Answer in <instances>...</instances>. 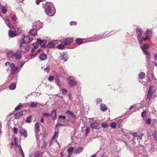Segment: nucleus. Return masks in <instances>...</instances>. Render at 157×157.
<instances>
[{
  "label": "nucleus",
  "instance_id": "obj_1",
  "mask_svg": "<svg viewBox=\"0 0 157 157\" xmlns=\"http://www.w3.org/2000/svg\"><path fill=\"white\" fill-rule=\"evenodd\" d=\"M37 30L33 28L31 29L29 32V35L26 36L23 35L22 36L21 40H20V49H24V50L29 51V46L28 45L33 40L32 36H35L37 34Z\"/></svg>",
  "mask_w": 157,
  "mask_h": 157
},
{
  "label": "nucleus",
  "instance_id": "obj_2",
  "mask_svg": "<svg viewBox=\"0 0 157 157\" xmlns=\"http://www.w3.org/2000/svg\"><path fill=\"white\" fill-rule=\"evenodd\" d=\"M43 7L46 13L49 16H53L55 13V9L52 3H47Z\"/></svg>",
  "mask_w": 157,
  "mask_h": 157
},
{
  "label": "nucleus",
  "instance_id": "obj_3",
  "mask_svg": "<svg viewBox=\"0 0 157 157\" xmlns=\"http://www.w3.org/2000/svg\"><path fill=\"white\" fill-rule=\"evenodd\" d=\"M6 56L10 61H12L14 58L16 59H20V51H17L15 54L12 51L8 50L6 53Z\"/></svg>",
  "mask_w": 157,
  "mask_h": 157
},
{
  "label": "nucleus",
  "instance_id": "obj_4",
  "mask_svg": "<svg viewBox=\"0 0 157 157\" xmlns=\"http://www.w3.org/2000/svg\"><path fill=\"white\" fill-rule=\"evenodd\" d=\"M68 84L71 87H72L77 85L78 82L76 79L73 77L69 76L67 78Z\"/></svg>",
  "mask_w": 157,
  "mask_h": 157
},
{
  "label": "nucleus",
  "instance_id": "obj_5",
  "mask_svg": "<svg viewBox=\"0 0 157 157\" xmlns=\"http://www.w3.org/2000/svg\"><path fill=\"white\" fill-rule=\"evenodd\" d=\"M155 92V90L153 86H151L149 88L147 93V99L150 100L152 98L153 94Z\"/></svg>",
  "mask_w": 157,
  "mask_h": 157
},
{
  "label": "nucleus",
  "instance_id": "obj_6",
  "mask_svg": "<svg viewBox=\"0 0 157 157\" xmlns=\"http://www.w3.org/2000/svg\"><path fill=\"white\" fill-rule=\"evenodd\" d=\"M42 24L39 21L35 22L33 24V27L38 30L42 27Z\"/></svg>",
  "mask_w": 157,
  "mask_h": 157
},
{
  "label": "nucleus",
  "instance_id": "obj_7",
  "mask_svg": "<svg viewBox=\"0 0 157 157\" xmlns=\"http://www.w3.org/2000/svg\"><path fill=\"white\" fill-rule=\"evenodd\" d=\"M73 38H67L62 42V43L64 45H67L72 43L73 42Z\"/></svg>",
  "mask_w": 157,
  "mask_h": 157
},
{
  "label": "nucleus",
  "instance_id": "obj_8",
  "mask_svg": "<svg viewBox=\"0 0 157 157\" xmlns=\"http://www.w3.org/2000/svg\"><path fill=\"white\" fill-rule=\"evenodd\" d=\"M37 42L41 45V47L43 48L46 47V44L47 43V41L45 40H42L39 38L37 39Z\"/></svg>",
  "mask_w": 157,
  "mask_h": 157
},
{
  "label": "nucleus",
  "instance_id": "obj_9",
  "mask_svg": "<svg viewBox=\"0 0 157 157\" xmlns=\"http://www.w3.org/2000/svg\"><path fill=\"white\" fill-rule=\"evenodd\" d=\"M57 43V40H52L48 42L47 45V47L49 48H53L55 46V45Z\"/></svg>",
  "mask_w": 157,
  "mask_h": 157
},
{
  "label": "nucleus",
  "instance_id": "obj_10",
  "mask_svg": "<svg viewBox=\"0 0 157 157\" xmlns=\"http://www.w3.org/2000/svg\"><path fill=\"white\" fill-rule=\"evenodd\" d=\"M60 60H63L64 62L67 61L68 59V56L66 53L63 52L60 55V56L59 57Z\"/></svg>",
  "mask_w": 157,
  "mask_h": 157
},
{
  "label": "nucleus",
  "instance_id": "obj_11",
  "mask_svg": "<svg viewBox=\"0 0 157 157\" xmlns=\"http://www.w3.org/2000/svg\"><path fill=\"white\" fill-rule=\"evenodd\" d=\"M100 124L98 123L97 122L92 123L90 124V126L91 128H94L95 129H98L100 128L99 126Z\"/></svg>",
  "mask_w": 157,
  "mask_h": 157
},
{
  "label": "nucleus",
  "instance_id": "obj_12",
  "mask_svg": "<svg viewBox=\"0 0 157 157\" xmlns=\"http://www.w3.org/2000/svg\"><path fill=\"white\" fill-rule=\"evenodd\" d=\"M18 66H15L12 68H11V73L13 75L19 72Z\"/></svg>",
  "mask_w": 157,
  "mask_h": 157
},
{
  "label": "nucleus",
  "instance_id": "obj_13",
  "mask_svg": "<svg viewBox=\"0 0 157 157\" xmlns=\"http://www.w3.org/2000/svg\"><path fill=\"white\" fill-rule=\"evenodd\" d=\"M50 116L52 117V119L53 120H55L57 118V114L56 111L54 109H53L51 111L50 114Z\"/></svg>",
  "mask_w": 157,
  "mask_h": 157
},
{
  "label": "nucleus",
  "instance_id": "obj_14",
  "mask_svg": "<svg viewBox=\"0 0 157 157\" xmlns=\"http://www.w3.org/2000/svg\"><path fill=\"white\" fill-rule=\"evenodd\" d=\"M140 47L144 53L145 52V51H148L147 49L149 48V45L146 44H144L143 46H141Z\"/></svg>",
  "mask_w": 157,
  "mask_h": 157
},
{
  "label": "nucleus",
  "instance_id": "obj_15",
  "mask_svg": "<svg viewBox=\"0 0 157 157\" xmlns=\"http://www.w3.org/2000/svg\"><path fill=\"white\" fill-rule=\"evenodd\" d=\"M5 22L7 25L11 29L12 28H14L12 24H11L10 22V21L9 19L8 18H6L5 21Z\"/></svg>",
  "mask_w": 157,
  "mask_h": 157
},
{
  "label": "nucleus",
  "instance_id": "obj_16",
  "mask_svg": "<svg viewBox=\"0 0 157 157\" xmlns=\"http://www.w3.org/2000/svg\"><path fill=\"white\" fill-rule=\"evenodd\" d=\"M44 67V71L45 72H48L50 70V66L49 64H47L46 65L44 66V67H41V69H43Z\"/></svg>",
  "mask_w": 157,
  "mask_h": 157
},
{
  "label": "nucleus",
  "instance_id": "obj_17",
  "mask_svg": "<svg viewBox=\"0 0 157 157\" xmlns=\"http://www.w3.org/2000/svg\"><path fill=\"white\" fill-rule=\"evenodd\" d=\"M8 34L9 36L10 37H14L17 35L15 31H11V30L9 31Z\"/></svg>",
  "mask_w": 157,
  "mask_h": 157
},
{
  "label": "nucleus",
  "instance_id": "obj_18",
  "mask_svg": "<svg viewBox=\"0 0 157 157\" xmlns=\"http://www.w3.org/2000/svg\"><path fill=\"white\" fill-rule=\"evenodd\" d=\"M40 59L41 60H44L47 58V56L44 53H42L40 54L39 56Z\"/></svg>",
  "mask_w": 157,
  "mask_h": 157
},
{
  "label": "nucleus",
  "instance_id": "obj_19",
  "mask_svg": "<svg viewBox=\"0 0 157 157\" xmlns=\"http://www.w3.org/2000/svg\"><path fill=\"white\" fill-rule=\"evenodd\" d=\"M20 134L25 137H27V135L26 130L24 129H22L21 128Z\"/></svg>",
  "mask_w": 157,
  "mask_h": 157
},
{
  "label": "nucleus",
  "instance_id": "obj_20",
  "mask_svg": "<svg viewBox=\"0 0 157 157\" xmlns=\"http://www.w3.org/2000/svg\"><path fill=\"white\" fill-rule=\"evenodd\" d=\"M146 34V36H148L149 38H151L152 34V29H147L145 32Z\"/></svg>",
  "mask_w": 157,
  "mask_h": 157
},
{
  "label": "nucleus",
  "instance_id": "obj_21",
  "mask_svg": "<svg viewBox=\"0 0 157 157\" xmlns=\"http://www.w3.org/2000/svg\"><path fill=\"white\" fill-rule=\"evenodd\" d=\"M136 33L137 34V36H142V35L143 30L141 28H138L136 29Z\"/></svg>",
  "mask_w": 157,
  "mask_h": 157
},
{
  "label": "nucleus",
  "instance_id": "obj_22",
  "mask_svg": "<svg viewBox=\"0 0 157 157\" xmlns=\"http://www.w3.org/2000/svg\"><path fill=\"white\" fill-rule=\"evenodd\" d=\"M40 126L39 123L36 122L35 125V128L36 131V134L39 132Z\"/></svg>",
  "mask_w": 157,
  "mask_h": 157
},
{
  "label": "nucleus",
  "instance_id": "obj_23",
  "mask_svg": "<svg viewBox=\"0 0 157 157\" xmlns=\"http://www.w3.org/2000/svg\"><path fill=\"white\" fill-rule=\"evenodd\" d=\"M100 107L101 110L103 112H105L107 109V108L105 105L104 104L101 103L100 105Z\"/></svg>",
  "mask_w": 157,
  "mask_h": 157
},
{
  "label": "nucleus",
  "instance_id": "obj_24",
  "mask_svg": "<svg viewBox=\"0 0 157 157\" xmlns=\"http://www.w3.org/2000/svg\"><path fill=\"white\" fill-rule=\"evenodd\" d=\"M83 148L81 147H79L75 150V153L79 154L83 150Z\"/></svg>",
  "mask_w": 157,
  "mask_h": 157
},
{
  "label": "nucleus",
  "instance_id": "obj_25",
  "mask_svg": "<svg viewBox=\"0 0 157 157\" xmlns=\"http://www.w3.org/2000/svg\"><path fill=\"white\" fill-rule=\"evenodd\" d=\"M39 103H38L35 102H32L30 104L29 107L30 108H36L37 107L38 104Z\"/></svg>",
  "mask_w": 157,
  "mask_h": 157
},
{
  "label": "nucleus",
  "instance_id": "obj_26",
  "mask_svg": "<svg viewBox=\"0 0 157 157\" xmlns=\"http://www.w3.org/2000/svg\"><path fill=\"white\" fill-rule=\"evenodd\" d=\"M66 113L68 114L70 117H72L74 119H75L76 118V117L74 115L73 113L70 111H66Z\"/></svg>",
  "mask_w": 157,
  "mask_h": 157
},
{
  "label": "nucleus",
  "instance_id": "obj_27",
  "mask_svg": "<svg viewBox=\"0 0 157 157\" xmlns=\"http://www.w3.org/2000/svg\"><path fill=\"white\" fill-rule=\"evenodd\" d=\"M75 41L76 44H79V45H80L85 42H84L82 39L81 38H78L76 39Z\"/></svg>",
  "mask_w": 157,
  "mask_h": 157
},
{
  "label": "nucleus",
  "instance_id": "obj_28",
  "mask_svg": "<svg viewBox=\"0 0 157 157\" xmlns=\"http://www.w3.org/2000/svg\"><path fill=\"white\" fill-rule=\"evenodd\" d=\"M16 83L13 82L9 86V88L11 90H13L15 89L16 87Z\"/></svg>",
  "mask_w": 157,
  "mask_h": 157
},
{
  "label": "nucleus",
  "instance_id": "obj_29",
  "mask_svg": "<svg viewBox=\"0 0 157 157\" xmlns=\"http://www.w3.org/2000/svg\"><path fill=\"white\" fill-rule=\"evenodd\" d=\"M14 143L15 145L16 146V147H18V150H20V145H18L17 144V142L18 140H17V138L16 137H14Z\"/></svg>",
  "mask_w": 157,
  "mask_h": 157
},
{
  "label": "nucleus",
  "instance_id": "obj_30",
  "mask_svg": "<svg viewBox=\"0 0 157 157\" xmlns=\"http://www.w3.org/2000/svg\"><path fill=\"white\" fill-rule=\"evenodd\" d=\"M34 157H41L42 156L40 151H36L34 153Z\"/></svg>",
  "mask_w": 157,
  "mask_h": 157
},
{
  "label": "nucleus",
  "instance_id": "obj_31",
  "mask_svg": "<svg viewBox=\"0 0 157 157\" xmlns=\"http://www.w3.org/2000/svg\"><path fill=\"white\" fill-rule=\"evenodd\" d=\"M145 75L144 73L141 72L139 74V78L140 79H144V78Z\"/></svg>",
  "mask_w": 157,
  "mask_h": 157
},
{
  "label": "nucleus",
  "instance_id": "obj_32",
  "mask_svg": "<svg viewBox=\"0 0 157 157\" xmlns=\"http://www.w3.org/2000/svg\"><path fill=\"white\" fill-rule=\"evenodd\" d=\"M147 56L146 58H148V59H151V55L148 51H145V52L144 53Z\"/></svg>",
  "mask_w": 157,
  "mask_h": 157
},
{
  "label": "nucleus",
  "instance_id": "obj_33",
  "mask_svg": "<svg viewBox=\"0 0 157 157\" xmlns=\"http://www.w3.org/2000/svg\"><path fill=\"white\" fill-rule=\"evenodd\" d=\"M1 9L2 13L4 14L6 13L7 11V8L4 6H2Z\"/></svg>",
  "mask_w": 157,
  "mask_h": 157
},
{
  "label": "nucleus",
  "instance_id": "obj_34",
  "mask_svg": "<svg viewBox=\"0 0 157 157\" xmlns=\"http://www.w3.org/2000/svg\"><path fill=\"white\" fill-rule=\"evenodd\" d=\"M101 126L102 128H107L109 126V124L105 122L102 123L101 124Z\"/></svg>",
  "mask_w": 157,
  "mask_h": 157
},
{
  "label": "nucleus",
  "instance_id": "obj_35",
  "mask_svg": "<svg viewBox=\"0 0 157 157\" xmlns=\"http://www.w3.org/2000/svg\"><path fill=\"white\" fill-rule=\"evenodd\" d=\"M32 116H29L26 118L25 121L28 123H30L32 120Z\"/></svg>",
  "mask_w": 157,
  "mask_h": 157
},
{
  "label": "nucleus",
  "instance_id": "obj_36",
  "mask_svg": "<svg viewBox=\"0 0 157 157\" xmlns=\"http://www.w3.org/2000/svg\"><path fill=\"white\" fill-rule=\"evenodd\" d=\"M107 33V32H105L102 35V36H101V38H100L99 39H98V40H91L90 41L92 42V41H96L97 40H99V39H102V38H106V37H107L108 36H106V35H105L104 36H103L105 34H106Z\"/></svg>",
  "mask_w": 157,
  "mask_h": 157
},
{
  "label": "nucleus",
  "instance_id": "obj_37",
  "mask_svg": "<svg viewBox=\"0 0 157 157\" xmlns=\"http://www.w3.org/2000/svg\"><path fill=\"white\" fill-rule=\"evenodd\" d=\"M74 150V147H71L69 148L67 150L68 154H72L73 152V150Z\"/></svg>",
  "mask_w": 157,
  "mask_h": 157
},
{
  "label": "nucleus",
  "instance_id": "obj_38",
  "mask_svg": "<svg viewBox=\"0 0 157 157\" xmlns=\"http://www.w3.org/2000/svg\"><path fill=\"white\" fill-rule=\"evenodd\" d=\"M117 125V124L114 122H113L110 124V126L112 128H115Z\"/></svg>",
  "mask_w": 157,
  "mask_h": 157
},
{
  "label": "nucleus",
  "instance_id": "obj_39",
  "mask_svg": "<svg viewBox=\"0 0 157 157\" xmlns=\"http://www.w3.org/2000/svg\"><path fill=\"white\" fill-rule=\"evenodd\" d=\"M151 119L150 118H148L145 121V123L148 125H150L151 124Z\"/></svg>",
  "mask_w": 157,
  "mask_h": 157
},
{
  "label": "nucleus",
  "instance_id": "obj_40",
  "mask_svg": "<svg viewBox=\"0 0 157 157\" xmlns=\"http://www.w3.org/2000/svg\"><path fill=\"white\" fill-rule=\"evenodd\" d=\"M43 117H48L50 116V114L48 113H42Z\"/></svg>",
  "mask_w": 157,
  "mask_h": 157
},
{
  "label": "nucleus",
  "instance_id": "obj_41",
  "mask_svg": "<svg viewBox=\"0 0 157 157\" xmlns=\"http://www.w3.org/2000/svg\"><path fill=\"white\" fill-rule=\"evenodd\" d=\"M137 37L140 44H141L143 43V41L142 36H137Z\"/></svg>",
  "mask_w": 157,
  "mask_h": 157
},
{
  "label": "nucleus",
  "instance_id": "obj_42",
  "mask_svg": "<svg viewBox=\"0 0 157 157\" xmlns=\"http://www.w3.org/2000/svg\"><path fill=\"white\" fill-rule=\"evenodd\" d=\"M152 135L154 139L157 142V134L156 133V132H153L152 133Z\"/></svg>",
  "mask_w": 157,
  "mask_h": 157
},
{
  "label": "nucleus",
  "instance_id": "obj_43",
  "mask_svg": "<svg viewBox=\"0 0 157 157\" xmlns=\"http://www.w3.org/2000/svg\"><path fill=\"white\" fill-rule=\"evenodd\" d=\"M64 45L63 44H59L57 46V48L59 49H63L65 48Z\"/></svg>",
  "mask_w": 157,
  "mask_h": 157
},
{
  "label": "nucleus",
  "instance_id": "obj_44",
  "mask_svg": "<svg viewBox=\"0 0 157 157\" xmlns=\"http://www.w3.org/2000/svg\"><path fill=\"white\" fill-rule=\"evenodd\" d=\"M34 49H37L38 47V44L37 43H34L32 44Z\"/></svg>",
  "mask_w": 157,
  "mask_h": 157
},
{
  "label": "nucleus",
  "instance_id": "obj_45",
  "mask_svg": "<svg viewBox=\"0 0 157 157\" xmlns=\"http://www.w3.org/2000/svg\"><path fill=\"white\" fill-rule=\"evenodd\" d=\"M14 118L16 119H18L20 118V113L18 112L15 114L14 115Z\"/></svg>",
  "mask_w": 157,
  "mask_h": 157
},
{
  "label": "nucleus",
  "instance_id": "obj_46",
  "mask_svg": "<svg viewBox=\"0 0 157 157\" xmlns=\"http://www.w3.org/2000/svg\"><path fill=\"white\" fill-rule=\"evenodd\" d=\"M151 59H148V58H146V66L148 67V66H149L150 63V60Z\"/></svg>",
  "mask_w": 157,
  "mask_h": 157
},
{
  "label": "nucleus",
  "instance_id": "obj_47",
  "mask_svg": "<svg viewBox=\"0 0 157 157\" xmlns=\"http://www.w3.org/2000/svg\"><path fill=\"white\" fill-rule=\"evenodd\" d=\"M54 77L53 76L51 75H49L48 78V80L50 82H52L54 79Z\"/></svg>",
  "mask_w": 157,
  "mask_h": 157
},
{
  "label": "nucleus",
  "instance_id": "obj_48",
  "mask_svg": "<svg viewBox=\"0 0 157 157\" xmlns=\"http://www.w3.org/2000/svg\"><path fill=\"white\" fill-rule=\"evenodd\" d=\"M147 113V112L146 111H143L142 113H141V117H144V119H143L144 120V117L145 116H146V113Z\"/></svg>",
  "mask_w": 157,
  "mask_h": 157
},
{
  "label": "nucleus",
  "instance_id": "obj_49",
  "mask_svg": "<svg viewBox=\"0 0 157 157\" xmlns=\"http://www.w3.org/2000/svg\"><path fill=\"white\" fill-rule=\"evenodd\" d=\"M96 103L98 104H100V103L102 101L101 99L98 98H97L96 99Z\"/></svg>",
  "mask_w": 157,
  "mask_h": 157
},
{
  "label": "nucleus",
  "instance_id": "obj_50",
  "mask_svg": "<svg viewBox=\"0 0 157 157\" xmlns=\"http://www.w3.org/2000/svg\"><path fill=\"white\" fill-rule=\"evenodd\" d=\"M58 134L57 132V131H55L54 134L53 136L52 137V140H54L55 138V137Z\"/></svg>",
  "mask_w": 157,
  "mask_h": 157
},
{
  "label": "nucleus",
  "instance_id": "obj_51",
  "mask_svg": "<svg viewBox=\"0 0 157 157\" xmlns=\"http://www.w3.org/2000/svg\"><path fill=\"white\" fill-rule=\"evenodd\" d=\"M58 118L59 119H61L63 120H64L66 119V117L65 116H64V115H63V116L59 115L58 116Z\"/></svg>",
  "mask_w": 157,
  "mask_h": 157
},
{
  "label": "nucleus",
  "instance_id": "obj_52",
  "mask_svg": "<svg viewBox=\"0 0 157 157\" xmlns=\"http://www.w3.org/2000/svg\"><path fill=\"white\" fill-rule=\"evenodd\" d=\"M90 131V128L89 127H87V128L86 130H85V132L86 135H87L89 133V132Z\"/></svg>",
  "mask_w": 157,
  "mask_h": 157
},
{
  "label": "nucleus",
  "instance_id": "obj_53",
  "mask_svg": "<svg viewBox=\"0 0 157 157\" xmlns=\"http://www.w3.org/2000/svg\"><path fill=\"white\" fill-rule=\"evenodd\" d=\"M20 154H21L22 157H25L24 154L22 149L20 146Z\"/></svg>",
  "mask_w": 157,
  "mask_h": 157
},
{
  "label": "nucleus",
  "instance_id": "obj_54",
  "mask_svg": "<svg viewBox=\"0 0 157 157\" xmlns=\"http://www.w3.org/2000/svg\"><path fill=\"white\" fill-rule=\"evenodd\" d=\"M77 22L76 21H71L70 22L71 25H77Z\"/></svg>",
  "mask_w": 157,
  "mask_h": 157
},
{
  "label": "nucleus",
  "instance_id": "obj_55",
  "mask_svg": "<svg viewBox=\"0 0 157 157\" xmlns=\"http://www.w3.org/2000/svg\"><path fill=\"white\" fill-rule=\"evenodd\" d=\"M9 66L11 68H13V67H15L13 63H10Z\"/></svg>",
  "mask_w": 157,
  "mask_h": 157
},
{
  "label": "nucleus",
  "instance_id": "obj_56",
  "mask_svg": "<svg viewBox=\"0 0 157 157\" xmlns=\"http://www.w3.org/2000/svg\"><path fill=\"white\" fill-rule=\"evenodd\" d=\"M56 83L57 84V85L59 86H60L59 85V78H57L56 79Z\"/></svg>",
  "mask_w": 157,
  "mask_h": 157
},
{
  "label": "nucleus",
  "instance_id": "obj_57",
  "mask_svg": "<svg viewBox=\"0 0 157 157\" xmlns=\"http://www.w3.org/2000/svg\"><path fill=\"white\" fill-rule=\"evenodd\" d=\"M152 123L155 125H157V120L154 119L152 120Z\"/></svg>",
  "mask_w": 157,
  "mask_h": 157
},
{
  "label": "nucleus",
  "instance_id": "obj_58",
  "mask_svg": "<svg viewBox=\"0 0 157 157\" xmlns=\"http://www.w3.org/2000/svg\"><path fill=\"white\" fill-rule=\"evenodd\" d=\"M143 134H141V136H140V135L139 136L138 135L137 137L138 140H141L142 139V136H143Z\"/></svg>",
  "mask_w": 157,
  "mask_h": 157
},
{
  "label": "nucleus",
  "instance_id": "obj_59",
  "mask_svg": "<svg viewBox=\"0 0 157 157\" xmlns=\"http://www.w3.org/2000/svg\"><path fill=\"white\" fill-rule=\"evenodd\" d=\"M57 126H64V125L63 124H62L60 123H59V122H57V124H56V127H57Z\"/></svg>",
  "mask_w": 157,
  "mask_h": 157
},
{
  "label": "nucleus",
  "instance_id": "obj_60",
  "mask_svg": "<svg viewBox=\"0 0 157 157\" xmlns=\"http://www.w3.org/2000/svg\"><path fill=\"white\" fill-rule=\"evenodd\" d=\"M136 106V104H133V105H131L130 107L129 108V110H131L133 108H135Z\"/></svg>",
  "mask_w": 157,
  "mask_h": 157
},
{
  "label": "nucleus",
  "instance_id": "obj_61",
  "mask_svg": "<svg viewBox=\"0 0 157 157\" xmlns=\"http://www.w3.org/2000/svg\"><path fill=\"white\" fill-rule=\"evenodd\" d=\"M132 135L134 137H137L138 135L137 132H135L132 133Z\"/></svg>",
  "mask_w": 157,
  "mask_h": 157
},
{
  "label": "nucleus",
  "instance_id": "obj_62",
  "mask_svg": "<svg viewBox=\"0 0 157 157\" xmlns=\"http://www.w3.org/2000/svg\"><path fill=\"white\" fill-rule=\"evenodd\" d=\"M13 132L15 134H16L17 133V128L15 127L13 128Z\"/></svg>",
  "mask_w": 157,
  "mask_h": 157
},
{
  "label": "nucleus",
  "instance_id": "obj_63",
  "mask_svg": "<svg viewBox=\"0 0 157 157\" xmlns=\"http://www.w3.org/2000/svg\"><path fill=\"white\" fill-rule=\"evenodd\" d=\"M20 109V104H19L15 108V111H17Z\"/></svg>",
  "mask_w": 157,
  "mask_h": 157
},
{
  "label": "nucleus",
  "instance_id": "obj_64",
  "mask_svg": "<svg viewBox=\"0 0 157 157\" xmlns=\"http://www.w3.org/2000/svg\"><path fill=\"white\" fill-rule=\"evenodd\" d=\"M154 60L157 61V53H156L154 55Z\"/></svg>",
  "mask_w": 157,
  "mask_h": 157
}]
</instances>
